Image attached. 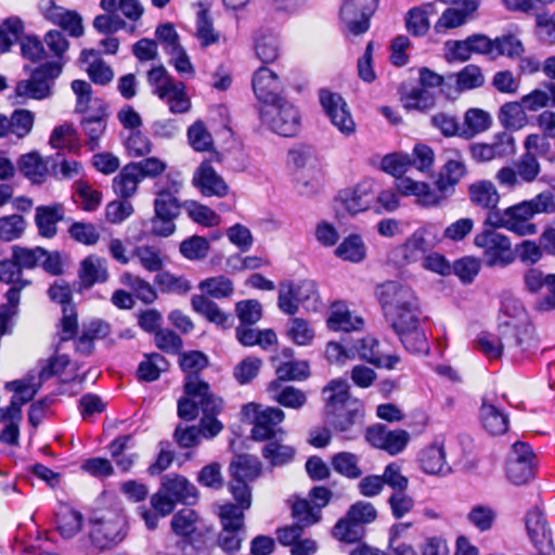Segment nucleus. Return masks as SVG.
Wrapping results in <instances>:
<instances>
[{"mask_svg": "<svg viewBox=\"0 0 555 555\" xmlns=\"http://www.w3.org/2000/svg\"><path fill=\"white\" fill-rule=\"evenodd\" d=\"M61 61L48 62L37 68L27 80L20 81L15 87V94L22 99L41 100L50 95L51 82L62 72Z\"/></svg>", "mask_w": 555, "mask_h": 555, "instance_id": "4468645a", "label": "nucleus"}, {"mask_svg": "<svg viewBox=\"0 0 555 555\" xmlns=\"http://www.w3.org/2000/svg\"><path fill=\"white\" fill-rule=\"evenodd\" d=\"M120 282L129 287L135 297L145 304H151L157 298L154 287L142 278L130 272H125L120 276Z\"/></svg>", "mask_w": 555, "mask_h": 555, "instance_id": "13d9d810", "label": "nucleus"}, {"mask_svg": "<svg viewBox=\"0 0 555 555\" xmlns=\"http://www.w3.org/2000/svg\"><path fill=\"white\" fill-rule=\"evenodd\" d=\"M492 124V117L490 113L481 108H469L464 115V130L462 135L466 138L474 137L481 133L490 128Z\"/></svg>", "mask_w": 555, "mask_h": 555, "instance_id": "864d4df0", "label": "nucleus"}, {"mask_svg": "<svg viewBox=\"0 0 555 555\" xmlns=\"http://www.w3.org/2000/svg\"><path fill=\"white\" fill-rule=\"evenodd\" d=\"M259 115L264 126L283 137H293L300 128L298 109L285 99L262 105Z\"/></svg>", "mask_w": 555, "mask_h": 555, "instance_id": "9d476101", "label": "nucleus"}, {"mask_svg": "<svg viewBox=\"0 0 555 555\" xmlns=\"http://www.w3.org/2000/svg\"><path fill=\"white\" fill-rule=\"evenodd\" d=\"M320 102L332 124L345 135L356 131V122L345 100L328 90H321Z\"/></svg>", "mask_w": 555, "mask_h": 555, "instance_id": "6ab92c4d", "label": "nucleus"}, {"mask_svg": "<svg viewBox=\"0 0 555 555\" xmlns=\"http://www.w3.org/2000/svg\"><path fill=\"white\" fill-rule=\"evenodd\" d=\"M50 175L57 180H73L82 177L83 167L75 160L61 155L51 158Z\"/></svg>", "mask_w": 555, "mask_h": 555, "instance_id": "5fc2aeb1", "label": "nucleus"}, {"mask_svg": "<svg viewBox=\"0 0 555 555\" xmlns=\"http://www.w3.org/2000/svg\"><path fill=\"white\" fill-rule=\"evenodd\" d=\"M82 527V515L68 507L62 508L57 513V530L65 539L75 537Z\"/></svg>", "mask_w": 555, "mask_h": 555, "instance_id": "052dcab7", "label": "nucleus"}, {"mask_svg": "<svg viewBox=\"0 0 555 555\" xmlns=\"http://www.w3.org/2000/svg\"><path fill=\"white\" fill-rule=\"evenodd\" d=\"M434 13L435 7L431 3L409 10L405 15V27L409 34L415 37L426 35L430 27L429 16Z\"/></svg>", "mask_w": 555, "mask_h": 555, "instance_id": "79ce46f5", "label": "nucleus"}, {"mask_svg": "<svg viewBox=\"0 0 555 555\" xmlns=\"http://www.w3.org/2000/svg\"><path fill=\"white\" fill-rule=\"evenodd\" d=\"M531 219L526 206L520 202L507 208L488 212L485 227L505 229L518 236H529L538 231Z\"/></svg>", "mask_w": 555, "mask_h": 555, "instance_id": "9b49d317", "label": "nucleus"}, {"mask_svg": "<svg viewBox=\"0 0 555 555\" xmlns=\"http://www.w3.org/2000/svg\"><path fill=\"white\" fill-rule=\"evenodd\" d=\"M440 241L439 227L435 223H426L416 229L399 247L400 255L405 263L417 262L423 260Z\"/></svg>", "mask_w": 555, "mask_h": 555, "instance_id": "2eb2a0df", "label": "nucleus"}, {"mask_svg": "<svg viewBox=\"0 0 555 555\" xmlns=\"http://www.w3.org/2000/svg\"><path fill=\"white\" fill-rule=\"evenodd\" d=\"M485 83L481 68L474 64L464 66L457 73L446 76V85L454 88L456 93L480 88Z\"/></svg>", "mask_w": 555, "mask_h": 555, "instance_id": "c9c22d12", "label": "nucleus"}, {"mask_svg": "<svg viewBox=\"0 0 555 555\" xmlns=\"http://www.w3.org/2000/svg\"><path fill=\"white\" fill-rule=\"evenodd\" d=\"M65 209L62 204L42 205L36 208L35 222L42 237L52 238L57 233V223L64 219Z\"/></svg>", "mask_w": 555, "mask_h": 555, "instance_id": "2f4dec72", "label": "nucleus"}, {"mask_svg": "<svg viewBox=\"0 0 555 555\" xmlns=\"http://www.w3.org/2000/svg\"><path fill=\"white\" fill-rule=\"evenodd\" d=\"M180 190L181 182L169 176L165 180L157 182L154 212L160 217L177 218L180 214V204L177 197Z\"/></svg>", "mask_w": 555, "mask_h": 555, "instance_id": "412c9836", "label": "nucleus"}, {"mask_svg": "<svg viewBox=\"0 0 555 555\" xmlns=\"http://www.w3.org/2000/svg\"><path fill=\"white\" fill-rule=\"evenodd\" d=\"M295 449L278 440L268 441L262 448V456L272 466H282L291 463L295 457Z\"/></svg>", "mask_w": 555, "mask_h": 555, "instance_id": "4d7b16f0", "label": "nucleus"}, {"mask_svg": "<svg viewBox=\"0 0 555 555\" xmlns=\"http://www.w3.org/2000/svg\"><path fill=\"white\" fill-rule=\"evenodd\" d=\"M395 186L401 196H413L416 198V203L423 207H435L442 203L437 190L431 189L426 182L416 181L405 176L396 179Z\"/></svg>", "mask_w": 555, "mask_h": 555, "instance_id": "b1692460", "label": "nucleus"}, {"mask_svg": "<svg viewBox=\"0 0 555 555\" xmlns=\"http://www.w3.org/2000/svg\"><path fill=\"white\" fill-rule=\"evenodd\" d=\"M160 488L171 496L176 503L194 504L198 499L197 488L184 476L167 474L163 476Z\"/></svg>", "mask_w": 555, "mask_h": 555, "instance_id": "cd10ccee", "label": "nucleus"}, {"mask_svg": "<svg viewBox=\"0 0 555 555\" xmlns=\"http://www.w3.org/2000/svg\"><path fill=\"white\" fill-rule=\"evenodd\" d=\"M526 529L534 547H546L550 551L554 546L552 530L540 509L533 508L527 513Z\"/></svg>", "mask_w": 555, "mask_h": 555, "instance_id": "7c9ffc66", "label": "nucleus"}, {"mask_svg": "<svg viewBox=\"0 0 555 555\" xmlns=\"http://www.w3.org/2000/svg\"><path fill=\"white\" fill-rule=\"evenodd\" d=\"M296 189L304 196H313L321 192L324 182L323 167L296 172Z\"/></svg>", "mask_w": 555, "mask_h": 555, "instance_id": "3c124183", "label": "nucleus"}, {"mask_svg": "<svg viewBox=\"0 0 555 555\" xmlns=\"http://www.w3.org/2000/svg\"><path fill=\"white\" fill-rule=\"evenodd\" d=\"M293 516L297 525L308 527L321 519V511L306 499H300L293 504Z\"/></svg>", "mask_w": 555, "mask_h": 555, "instance_id": "338daca9", "label": "nucleus"}, {"mask_svg": "<svg viewBox=\"0 0 555 555\" xmlns=\"http://www.w3.org/2000/svg\"><path fill=\"white\" fill-rule=\"evenodd\" d=\"M141 181L137 168L130 163L113 179V190L119 197L130 198L137 193Z\"/></svg>", "mask_w": 555, "mask_h": 555, "instance_id": "a18cd8bd", "label": "nucleus"}, {"mask_svg": "<svg viewBox=\"0 0 555 555\" xmlns=\"http://www.w3.org/2000/svg\"><path fill=\"white\" fill-rule=\"evenodd\" d=\"M106 108H98L96 113L85 114L81 120L83 133L88 137L86 144L93 151L99 147V140L106 129Z\"/></svg>", "mask_w": 555, "mask_h": 555, "instance_id": "a19ab883", "label": "nucleus"}, {"mask_svg": "<svg viewBox=\"0 0 555 555\" xmlns=\"http://www.w3.org/2000/svg\"><path fill=\"white\" fill-rule=\"evenodd\" d=\"M128 533V521L120 511H106L90 519V538L99 548H112Z\"/></svg>", "mask_w": 555, "mask_h": 555, "instance_id": "423d86ee", "label": "nucleus"}, {"mask_svg": "<svg viewBox=\"0 0 555 555\" xmlns=\"http://www.w3.org/2000/svg\"><path fill=\"white\" fill-rule=\"evenodd\" d=\"M192 307L193 309L205 317L208 321L228 327L231 325V315L224 313L217 304L209 300L203 295H196L192 298Z\"/></svg>", "mask_w": 555, "mask_h": 555, "instance_id": "09e8293b", "label": "nucleus"}, {"mask_svg": "<svg viewBox=\"0 0 555 555\" xmlns=\"http://www.w3.org/2000/svg\"><path fill=\"white\" fill-rule=\"evenodd\" d=\"M238 504L227 503L219 507V518L222 530L218 535V545L225 553H233L241 548L244 540V511Z\"/></svg>", "mask_w": 555, "mask_h": 555, "instance_id": "f8f14e48", "label": "nucleus"}, {"mask_svg": "<svg viewBox=\"0 0 555 555\" xmlns=\"http://www.w3.org/2000/svg\"><path fill=\"white\" fill-rule=\"evenodd\" d=\"M418 461L422 470L429 475H447L451 470L446 461L444 448L439 443H434L423 449Z\"/></svg>", "mask_w": 555, "mask_h": 555, "instance_id": "e433bc0d", "label": "nucleus"}, {"mask_svg": "<svg viewBox=\"0 0 555 555\" xmlns=\"http://www.w3.org/2000/svg\"><path fill=\"white\" fill-rule=\"evenodd\" d=\"M537 459L531 447L522 441L513 444L506 462V476L517 486L529 482L535 474Z\"/></svg>", "mask_w": 555, "mask_h": 555, "instance_id": "f3484780", "label": "nucleus"}, {"mask_svg": "<svg viewBox=\"0 0 555 555\" xmlns=\"http://www.w3.org/2000/svg\"><path fill=\"white\" fill-rule=\"evenodd\" d=\"M147 82L153 94L158 96L173 114H184L191 109V100L183 82L175 80L164 66L149 70Z\"/></svg>", "mask_w": 555, "mask_h": 555, "instance_id": "7ed1b4c3", "label": "nucleus"}, {"mask_svg": "<svg viewBox=\"0 0 555 555\" xmlns=\"http://www.w3.org/2000/svg\"><path fill=\"white\" fill-rule=\"evenodd\" d=\"M468 197L470 202L489 212L499 210L500 194L496 186L490 180H479L468 186Z\"/></svg>", "mask_w": 555, "mask_h": 555, "instance_id": "72a5a7b5", "label": "nucleus"}, {"mask_svg": "<svg viewBox=\"0 0 555 555\" xmlns=\"http://www.w3.org/2000/svg\"><path fill=\"white\" fill-rule=\"evenodd\" d=\"M363 323V319L352 313L343 302L334 304L327 318V327L332 331H358Z\"/></svg>", "mask_w": 555, "mask_h": 555, "instance_id": "4c0bfd02", "label": "nucleus"}, {"mask_svg": "<svg viewBox=\"0 0 555 555\" xmlns=\"http://www.w3.org/2000/svg\"><path fill=\"white\" fill-rule=\"evenodd\" d=\"M514 314L500 325V336L482 332L476 340L475 347L489 361L498 360L506 350L513 358H518L527 351L533 343V328L525 308L519 304H514Z\"/></svg>", "mask_w": 555, "mask_h": 555, "instance_id": "f257e3e1", "label": "nucleus"}, {"mask_svg": "<svg viewBox=\"0 0 555 555\" xmlns=\"http://www.w3.org/2000/svg\"><path fill=\"white\" fill-rule=\"evenodd\" d=\"M190 145L197 152H207L212 149L214 140L202 120L192 124L188 129Z\"/></svg>", "mask_w": 555, "mask_h": 555, "instance_id": "774afa93", "label": "nucleus"}, {"mask_svg": "<svg viewBox=\"0 0 555 555\" xmlns=\"http://www.w3.org/2000/svg\"><path fill=\"white\" fill-rule=\"evenodd\" d=\"M326 401V413L336 414L340 410L350 406V401H358L351 398L349 385L344 379H333L323 389Z\"/></svg>", "mask_w": 555, "mask_h": 555, "instance_id": "f704fd0d", "label": "nucleus"}, {"mask_svg": "<svg viewBox=\"0 0 555 555\" xmlns=\"http://www.w3.org/2000/svg\"><path fill=\"white\" fill-rule=\"evenodd\" d=\"M51 159L43 160L38 153L23 155L18 160L21 172L35 183H41L50 175Z\"/></svg>", "mask_w": 555, "mask_h": 555, "instance_id": "37998d69", "label": "nucleus"}, {"mask_svg": "<svg viewBox=\"0 0 555 555\" xmlns=\"http://www.w3.org/2000/svg\"><path fill=\"white\" fill-rule=\"evenodd\" d=\"M43 380L34 376L23 379H15L5 384V389L14 392V398L22 406L34 399L39 391Z\"/></svg>", "mask_w": 555, "mask_h": 555, "instance_id": "603ef678", "label": "nucleus"}, {"mask_svg": "<svg viewBox=\"0 0 555 555\" xmlns=\"http://www.w3.org/2000/svg\"><path fill=\"white\" fill-rule=\"evenodd\" d=\"M163 293L185 295L192 288L191 282L182 275H175L168 271L158 272L154 280Z\"/></svg>", "mask_w": 555, "mask_h": 555, "instance_id": "bf43d9fd", "label": "nucleus"}, {"mask_svg": "<svg viewBox=\"0 0 555 555\" xmlns=\"http://www.w3.org/2000/svg\"><path fill=\"white\" fill-rule=\"evenodd\" d=\"M333 535L345 543L352 544L361 541L364 528L349 519L348 515L337 521L333 529Z\"/></svg>", "mask_w": 555, "mask_h": 555, "instance_id": "69168bd1", "label": "nucleus"}, {"mask_svg": "<svg viewBox=\"0 0 555 555\" xmlns=\"http://www.w3.org/2000/svg\"><path fill=\"white\" fill-rule=\"evenodd\" d=\"M253 89L255 95L262 105L271 104L284 99L280 95L283 88L278 75L268 67H260L254 74Z\"/></svg>", "mask_w": 555, "mask_h": 555, "instance_id": "a878e982", "label": "nucleus"}, {"mask_svg": "<svg viewBox=\"0 0 555 555\" xmlns=\"http://www.w3.org/2000/svg\"><path fill=\"white\" fill-rule=\"evenodd\" d=\"M332 466L338 474L356 479L362 475L359 457L350 452H339L332 457Z\"/></svg>", "mask_w": 555, "mask_h": 555, "instance_id": "0e129e2a", "label": "nucleus"}, {"mask_svg": "<svg viewBox=\"0 0 555 555\" xmlns=\"http://www.w3.org/2000/svg\"><path fill=\"white\" fill-rule=\"evenodd\" d=\"M242 417L251 423V438L257 441L271 440L278 434L283 433L279 425L284 421L285 413L274 406H263L249 402L242 406Z\"/></svg>", "mask_w": 555, "mask_h": 555, "instance_id": "0eeeda50", "label": "nucleus"}, {"mask_svg": "<svg viewBox=\"0 0 555 555\" xmlns=\"http://www.w3.org/2000/svg\"><path fill=\"white\" fill-rule=\"evenodd\" d=\"M286 336L297 346H310L315 338V330L308 320L293 317L287 321Z\"/></svg>", "mask_w": 555, "mask_h": 555, "instance_id": "de8ad7c7", "label": "nucleus"}, {"mask_svg": "<svg viewBox=\"0 0 555 555\" xmlns=\"http://www.w3.org/2000/svg\"><path fill=\"white\" fill-rule=\"evenodd\" d=\"M46 15L73 37H80L83 33L81 17L75 12L66 11L61 7L52 4L47 10Z\"/></svg>", "mask_w": 555, "mask_h": 555, "instance_id": "c03bdc74", "label": "nucleus"}, {"mask_svg": "<svg viewBox=\"0 0 555 555\" xmlns=\"http://www.w3.org/2000/svg\"><path fill=\"white\" fill-rule=\"evenodd\" d=\"M192 183L205 196L223 197L229 188L223 178L212 168L210 162H203L195 170Z\"/></svg>", "mask_w": 555, "mask_h": 555, "instance_id": "393cba45", "label": "nucleus"}, {"mask_svg": "<svg viewBox=\"0 0 555 555\" xmlns=\"http://www.w3.org/2000/svg\"><path fill=\"white\" fill-rule=\"evenodd\" d=\"M169 363L159 353L145 354L138 367V378L144 382L156 380L162 372L167 371Z\"/></svg>", "mask_w": 555, "mask_h": 555, "instance_id": "6e6d98bb", "label": "nucleus"}, {"mask_svg": "<svg viewBox=\"0 0 555 555\" xmlns=\"http://www.w3.org/2000/svg\"><path fill=\"white\" fill-rule=\"evenodd\" d=\"M320 304L318 285L312 280L286 281L280 284L278 307L285 314L295 315L299 305L308 311H315Z\"/></svg>", "mask_w": 555, "mask_h": 555, "instance_id": "39448f33", "label": "nucleus"}, {"mask_svg": "<svg viewBox=\"0 0 555 555\" xmlns=\"http://www.w3.org/2000/svg\"><path fill=\"white\" fill-rule=\"evenodd\" d=\"M496 230L486 227L474 237V244L483 250L486 264L490 268L507 267L515 261L509 237Z\"/></svg>", "mask_w": 555, "mask_h": 555, "instance_id": "1a4fd4ad", "label": "nucleus"}, {"mask_svg": "<svg viewBox=\"0 0 555 555\" xmlns=\"http://www.w3.org/2000/svg\"><path fill=\"white\" fill-rule=\"evenodd\" d=\"M365 438L373 447L396 455L404 450L410 435L403 429L389 430L384 425H375L366 429Z\"/></svg>", "mask_w": 555, "mask_h": 555, "instance_id": "aec40b11", "label": "nucleus"}, {"mask_svg": "<svg viewBox=\"0 0 555 555\" xmlns=\"http://www.w3.org/2000/svg\"><path fill=\"white\" fill-rule=\"evenodd\" d=\"M334 253L344 261L360 263L366 258L367 247L360 234L352 233L344 237Z\"/></svg>", "mask_w": 555, "mask_h": 555, "instance_id": "ea45409f", "label": "nucleus"}, {"mask_svg": "<svg viewBox=\"0 0 555 555\" xmlns=\"http://www.w3.org/2000/svg\"><path fill=\"white\" fill-rule=\"evenodd\" d=\"M78 276L80 284L86 288L106 282L108 279L106 259L94 254L89 255L80 262Z\"/></svg>", "mask_w": 555, "mask_h": 555, "instance_id": "473e14b6", "label": "nucleus"}, {"mask_svg": "<svg viewBox=\"0 0 555 555\" xmlns=\"http://www.w3.org/2000/svg\"><path fill=\"white\" fill-rule=\"evenodd\" d=\"M195 37L204 48L218 43L220 40V34L214 28L212 21L205 9L197 13Z\"/></svg>", "mask_w": 555, "mask_h": 555, "instance_id": "680f3d73", "label": "nucleus"}, {"mask_svg": "<svg viewBox=\"0 0 555 555\" xmlns=\"http://www.w3.org/2000/svg\"><path fill=\"white\" fill-rule=\"evenodd\" d=\"M466 175V165L462 158L449 159L440 169L435 182L441 202L454 193L455 185Z\"/></svg>", "mask_w": 555, "mask_h": 555, "instance_id": "c85d7f7f", "label": "nucleus"}, {"mask_svg": "<svg viewBox=\"0 0 555 555\" xmlns=\"http://www.w3.org/2000/svg\"><path fill=\"white\" fill-rule=\"evenodd\" d=\"M541 173V164L537 155L524 153L514 167L504 166L495 173L498 183L508 190H515L521 184L533 183Z\"/></svg>", "mask_w": 555, "mask_h": 555, "instance_id": "ddd939ff", "label": "nucleus"}, {"mask_svg": "<svg viewBox=\"0 0 555 555\" xmlns=\"http://www.w3.org/2000/svg\"><path fill=\"white\" fill-rule=\"evenodd\" d=\"M184 390L186 398L179 400L178 414L181 418L192 421L203 413H220L222 409L221 399L209 391V385L197 376H186Z\"/></svg>", "mask_w": 555, "mask_h": 555, "instance_id": "20e7f679", "label": "nucleus"}, {"mask_svg": "<svg viewBox=\"0 0 555 555\" xmlns=\"http://www.w3.org/2000/svg\"><path fill=\"white\" fill-rule=\"evenodd\" d=\"M232 480L230 482V492L234 500L243 508H249L251 505V492L248 482L259 477L261 473L260 461L253 455H237L230 466Z\"/></svg>", "mask_w": 555, "mask_h": 555, "instance_id": "6e6552de", "label": "nucleus"}, {"mask_svg": "<svg viewBox=\"0 0 555 555\" xmlns=\"http://www.w3.org/2000/svg\"><path fill=\"white\" fill-rule=\"evenodd\" d=\"M270 398L282 406L299 410L307 402L306 393L294 386H281L279 382H271L268 386Z\"/></svg>", "mask_w": 555, "mask_h": 555, "instance_id": "58836bf2", "label": "nucleus"}, {"mask_svg": "<svg viewBox=\"0 0 555 555\" xmlns=\"http://www.w3.org/2000/svg\"><path fill=\"white\" fill-rule=\"evenodd\" d=\"M480 418L483 428L491 435H502L508 429L507 415L492 403L482 402Z\"/></svg>", "mask_w": 555, "mask_h": 555, "instance_id": "49530a36", "label": "nucleus"}, {"mask_svg": "<svg viewBox=\"0 0 555 555\" xmlns=\"http://www.w3.org/2000/svg\"><path fill=\"white\" fill-rule=\"evenodd\" d=\"M375 186L374 180L364 179L353 186L340 190L335 202L341 210L351 216L367 211L373 208Z\"/></svg>", "mask_w": 555, "mask_h": 555, "instance_id": "dca6fc26", "label": "nucleus"}, {"mask_svg": "<svg viewBox=\"0 0 555 555\" xmlns=\"http://www.w3.org/2000/svg\"><path fill=\"white\" fill-rule=\"evenodd\" d=\"M333 427L343 434L344 439L353 440L360 436L363 421V406L360 401H350V406L331 414Z\"/></svg>", "mask_w": 555, "mask_h": 555, "instance_id": "5701e85b", "label": "nucleus"}, {"mask_svg": "<svg viewBox=\"0 0 555 555\" xmlns=\"http://www.w3.org/2000/svg\"><path fill=\"white\" fill-rule=\"evenodd\" d=\"M356 351V357L367 361L376 366L393 369L399 362L397 354H384L379 351V343L372 336H366L351 346Z\"/></svg>", "mask_w": 555, "mask_h": 555, "instance_id": "c756f323", "label": "nucleus"}, {"mask_svg": "<svg viewBox=\"0 0 555 555\" xmlns=\"http://www.w3.org/2000/svg\"><path fill=\"white\" fill-rule=\"evenodd\" d=\"M288 162L297 171L323 167L312 147L297 146L288 152Z\"/></svg>", "mask_w": 555, "mask_h": 555, "instance_id": "e2e57ef3", "label": "nucleus"}, {"mask_svg": "<svg viewBox=\"0 0 555 555\" xmlns=\"http://www.w3.org/2000/svg\"><path fill=\"white\" fill-rule=\"evenodd\" d=\"M376 8L377 0H346L340 9L341 23L354 36L364 34Z\"/></svg>", "mask_w": 555, "mask_h": 555, "instance_id": "a211bd4d", "label": "nucleus"}, {"mask_svg": "<svg viewBox=\"0 0 555 555\" xmlns=\"http://www.w3.org/2000/svg\"><path fill=\"white\" fill-rule=\"evenodd\" d=\"M526 108L520 102H507L501 106L499 121L506 129L519 130L528 122Z\"/></svg>", "mask_w": 555, "mask_h": 555, "instance_id": "8fccbe9b", "label": "nucleus"}, {"mask_svg": "<svg viewBox=\"0 0 555 555\" xmlns=\"http://www.w3.org/2000/svg\"><path fill=\"white\" fill-rule=\"evenodd\" d=\"M479 5V0H463L460 7L447 9L435 24V31L440 34L465 25L475 18Z\"/></svg>", "mask_w": 555, "mask_h": 555, "instance_id": "bb28decb", "label": "nucleus"}, {"mask_svg": "<svg viewBox=\"0 0 555 555\" xmlns=\"http://www.w3.org/2000/svg\"><path fill=\"white\" fill-rule=\"evenodd\" d=\"M375 294L390 326L421 314L418 299L405 284L387 281L376 287Z\"/></svg>", "mask_w": 555, "mask_h": 555, "instance_id": "f03ea898", "label": "nucleus"}, {"mask_svg": "<svg viewBox=\"0 0 555 555\" xmlns=\"http://www.w3.org/2000/svg\"><path fill=\"white\" fill-rule=\"evenodd\" d=\"M406 351L426 354L429 351L427 337L420 325V315L391 325Z\"/></svg>", "mask_w": 555, "mask_h": 555, "instance_id": "4be33fe9", "label": "nucleus"}]
</instances>
